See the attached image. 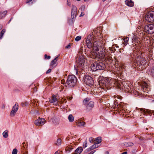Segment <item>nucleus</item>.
Returning a JSON list of instances; mask_svg holds the SVG:
<instances>
[{"mask_svg":"<svg viewBox=\"0 0 154 154\" xmlns=\"http://www.w3.org/2000/svg\"><path fill=\"white\" fill-rule=\"evenodd\" d=\"M45 123V119L43 118H39L35 120L34 122V124L37 126H42Z\"/></svg>","mask_w":154,"mask_h":154,"instance_id":"16","label":"nucleus"},{"mask_svg":"<svg viewBox=\"0 0 154 154\" xmlns=\"http://www.w3.org/2000/svg\"><path fill=\"white\" fill-rule=\"evenodd\" d=\"M70 47V45H69L66 46V48H69Z\"/></svg>","mask_w":154,"mask_h":154,"instance_id":"50","label":"nucleus"},{"mask_svg":"<svg viewBox=\"0 0 154 154\" xmlns=\"http://www.w3.org/2000/svg\"><path fill=\"white\" fill-rule=\"evenodd\" d=\"M151 73L152 75L154 77V67H153L151 70Z\"/></svg>","mask_w":154,"mask_h":154,"instance_id":"40","label":"nucleus"},{"mask_svg":"<svg viewBox=\"0 0 154 154\" xmlns=\"http://www.w3.org/2000/svg\"><path fill=\"white\" fill-rule=\"evenodd\" d=\"M126 5L129 7H132L134 5V3L131 0H126Z\"/></svg>","mask_w":154,"mask_h":154,"instance_id":"22","label":"nucleus"},{"mask_svg":"<svg viewBox=\"0 0 154 154\" xmlns=\"http://www.w3.org/2000/svg\"><path fill=\"white\" fill-rule=\"evenodd\" d=\"M77 79L74 75H69L68 76L66 81V84L69 87H74L77 82Z\"/></svg>","mask_w":154,"mask_h":154,"instance_id":"5","label":"nucleus"},{"mask_svg":"<svg viewBox=\"0 0 154 154\" xmlns=\"http://www.w3.org/2000/svg\"><path fill=\"white\" fill-rule=\"evenodd\" d=\"M75 69V70L76 74H77L78 73V70H79V69H77V68L75 66L74 67Z\"/></svg>","mask_w":154,"mask_h":154,"instance_id":"41","label":"nucleus"},{"mask_svg":"<svg viewBox=\"0 0 154 154\" xmlns=\"http://www.w3.org/2000/svg\"><path fill=\"white\" fill-rule=\"evenodd\" d=\"M133 143L131 142H128L126 144V146H132L133 145Z\"/></svg>","mask_w":154,"mask_h":154,"instance_id":"34","label":"nucleus"},{"mask_svg":"<svg viewBox=\"0 0 154 154\" xmlns=\"http://www.w3.org/2000/svg\"><path fill=\"white\" fill-rule=\"evenodd\" d=\"M97 66L98 70L103 69L105 68V65L103 63L99 62L97 63Z\"/></svg>","mask_w":154,"mask_h":154,"instance_id":"20","label":"nucleus"},{"mask_svg":"<svg viewBox=\"0 0 154 154\" xmlns=\"http://www.w3.org/2000/svg\"><path fill=\"white\" fill-rule=\"evenodd\" d=\"M104 44L102 43L101 41H97L94 42L93 51L90 52L89 57L93 59H97L105 61L107 63H111L113 60L111 57V54L108 55L105 52Z\"/></svg>","mask_w":154,"mask_h":154,"instance_id":"1","label":"nucleus"},{"mask_svg":"<svg viewBox=\"0 0 154 154\" xmlns=\"http://www.w3.org/2000/svg\"><path fill=\"white\" fill-rule=\"evenodd\" d=\"M81 9H83V10H84L85 9V7L84 6H82L81 7Z\"/></svg>","mask_w":154,"mask_h":154,"instance_id":"51","label":"nucleus"},{"mask_svg":"<svg viewBox=\"0 0 154 154\" xmlns=\"http://www.w3.org/2000/svg\"><path fill=\"white\" fill-rule=\"evenodd\" d=\"M120 114L121 115L124 116L125 112V106L124 105H123L122 104H121L120 105Z\"/></svg>","mask_w":154,"mask_h":154,"instance_id":"21","label":"nucleus"},{"mask_svg":"<svg viewBox=\"0 0 154 154\" xmlns=\"http://www.w3.org/2000/svg\"><path fill=\"white\" fill-rule=\"evenodd\" d=\"M61 83L62 84H64V83H65V80L64 79H62L61 80Z\"/></svg>","mask_w":154,"mask_h":154,"instance_id":"46","label":"nucleus"},{"mask_svg":"<svg viewBox=\"0 0 154 154\" xmlns=\"http://www.w3.org/2000/svg\"><path fill=\"white\" fill-rule=\"evenodd\" d=\"M8 131L6 130L2 134L4 137L6 138L8 137Z\"/></svg>","mask_w":154,"mask_h":154,"instance_id":"30","label":"nucleus"},{"mask_svg":"<svg viewBox=\"0 0 154 154\" xmlns=\"http://www.w3.org/2000/svg\"><path fill=\"white\" fill-rule=\"evenodd\" d=\"M85 15V14L83 12H82L80 16V17L83 16Z\"/></svg>","mask_w":154,"mask_h":154,"instance_id":"45","label":"nucleus"},{"mask_svg":"<svg viewBox=\"0 0 154 154\" xmlns=\"http://www.w3.org/2000/svg\"><path fill=\"white\" fill-rule=\"evenodd\" d=\"M132 42L133 43V46H135L134 48L137 50H138V49H139L140 47V45L139 46L140 43V38L134 35L132 38Z\"/></svg>","mask_w":154,"mask_h":154,"instance_id":"11","label":"nucleus"},{"mask_svg":"<svg viewBox=\"0 0 154 154\" xmlns=\"http://www.w3.org/2000/svg\"><path fill=\"white\" fill-rule=\"evenodd\" d=\"M101 37V36L100 31H98L97 29L94 30L92 32L87 35L86 40V42L88 48L89 49L92 48V51H93L94 42H94L93 45L91 42V41L92 40H96L97 38H100ZM97 41H98V40ZM99 41L100 40H99Z\"/></svg>","mask_w":154,"mask_h":154,"instance_id":"2","label":"nucleus"},{"mask_svg":"<svg viewBox=\"0 0 154 154\" xmlns=\"http://www.w3.org/2000/svg\"><path fill=\"white\" fill-rule=\"evenodd\" d=\"M25 143H23V144H25Z\"/></svg>","mask_w":154,"mask_h":154,"instance_id":"64","label":"nucleus"},{"mask_svg":"<svg viewBox=\"0 0 154 154\" xmlns=\"http://www.w3.org/2000/svg\"><path fill=\"white\" fill-rule=\"evenodd\" d=\"M23 154H28V153L27 152L26 153H24Z\"/></svg>","mask_w":154,"mask_h":154,"instance_id":"60","label":"nucleus"},{"mask_svg":"<svg viewBox=\"0 0 154 154\" xmlns=\"http://www.w3.org/2000/svg\"><path fill=\"white\" fill-rule=\"evenodd\" d=\"M133 86L129 81H126V92L129 93H132Z\"/></svg>","mask_w":154,"mask_h":154,"instance_id":"12","label":"nucleus"},{"mask_svg":"<svg viewBox=\"0 0 154 154\" xmlns=\"http://www.w3.org/2000/svg\"><path fill=\"white\" fill-rule=\"evenodd\" d=\"M87 146V142L86 141H85L83 143V147L84 148H86Z\"/></svg>","mask_w":154,"mask_h":154,"instance_id":"33","label":"nucleus"},{"mask_svg":"<svg viewBox=\"0 0 154 154\" xmlns=\"http://www.w3.org/2000/svg\"><path fill=\"white\" fill-rule=\"evenodd\" d=\"M129 40V38L128 37H126V44L127 42H128V40ZM127 44H126V45Z\"/></svg>","mask_w":154,"mask_h":154,"instance_id":"48","label":"nucleus"},{"mask_svg":"<svg viewBox=\"0 0 154 154\" xmlns=\"http://www.w3.org/2000/svg\"><path fill=\"white\" fill-rule=\"evenodd\" d=\"M77 10L76 7L74 5L72 6L71 11V17L72 19L75 18L77 15Z\"/></svg>","mask_w":154,"mask_h":154,"instance_id":"17","label":"nucleus"},{"mask_svg":"<svg viewBox=\"0 0 154 154\" xmlns=\"http://www.w3.org/2000/svg\"><path fill=\"white\" fill-rule=\"evenodd\" d=\"M126 154H127V153L126 152Z\"/></svg>","mask_w":154,"mask_h":154,"instance_id":"63","label":"nucleus"},{"mask_svg":"<svg viewBox=\"0 0 154 154\" xmlns=\"http://www.w3.org/2000/svg\"><path fill=\"white\" fill-rule=\"evenodd\" d=\"M133 86L129 81H126V92L129 93H132Z\"/></svg>","mask_w":154,"mask_h":154,"instance_id":"13","label":"nucleus"},{"mask_svg":"<svg viewBox=\"0 0 154 154\" xmlns=\"http://www.w3.org/2000/svg\"><path fill=\"white\" fill-rule=\"evenodd\" d=\"M3 26L2 25H0V30L2 28Z\"/></svg>","mask_w":154,"mask_h":154,"instance_id":"53","label":"nucleus"},{"mask_svg":"<svg viewBox=\"0 0 154 154\" xmlns=\"http://www.w3.org/2000/svg\"><path fill=\"white\" fill-rule=\"evenodd\" d=\"M81 38L82 37L81 36H77L75 38V41H78L81 39Z\"/></svg>","mask_w":154,"mask_h":154,"instance_id":"35","label":"nucleus"},{"mask_svg":"<svg viewBox=\"0 0 154 154\" xmlns=\"http://www.w3.org/2000/svg\"><path fill=\"white\" fill-rule=\"evenodd\" d=\"M140 110L142 111V112H143L144 113H145L146 111L145 110H143V109H140Z\"/></svg>","mask_w":154,"mask_h":154,"instance_id":"47","label":"nucleus"},{"mask_svg":"<svg viewBox=\"0 0 154 154\" xmlns=\"http://www.w3.org/2000/svg\"><path fill=\"white\" fill-rule=\"evenodd\" d=\"M121 154H125V152H124L123 153H122Z\"/></svg>","mask_w":154,"mask_h":154,"instance_id":"55","label":"nucleus"},{"mask_svg":"<svg viewBox=\"0 0 154 154\" xmlns=\"http://www.w3.org/2000/svg\"><path fill=\"white\" fill-rule=\"evenodd\" d=\"M67 4H68V5H70V4H69H69L68 3H67Z\"/></svg>","mask_w":154,"mask_h":154,"instance_id":"61","label":"nucleus"},{"mask_svg":"<svg viewBox=\"0 0 154 154\" xmlns=\"http://www.w3.org/2000/svg\"><path fill=\"white\" fill-rule=\"evenodd\" d=\"M59 154V152L58 151H56L54 153V154Z\"/></svg>","mask_w":154,"mask_h":154,"instance_id":"52","label":"nucleus"},{"mask_svg":"<svg viewBox=\"0 0 154 154\" xmlns=\"http://www.w3.org/2000/svg\"><path fill=\"white\" fill-rule=\"evenodd\" d=\"M145 20L148 22L152 23L154 21V11H150L145 15Z\"/></svg>","mask_w":154,"mask_h":154,"instance_id":"6","label":"nucleus"},{"mask_svg":"<svg viewBox=\"0 0 154 154\" xmlns=\"http://www.w3.org/2000/svg\"><path fill=\"white\" fill-rule=\"evenodd\" d=\"M68 119L69 122H72L74 121V118L72 114H70L68 117Z\"/></svg>","mask_w":154,"mask_h":154,"instance_id":"29","label":"nucleus"},{"mask_svg":"<svg viewBox=\"0 0 154 154\" xmlns=\"http://www.w3.org/2000/svg\"><path fill=\"white\" fill-rule=\"evenodd\" d=\"M106 153H107V154H109V152L107 151L106 152Z\"/></svg>","mask_w":154,"mask_h":154,"instance_id":"58","label":"nucleus"},{"mask_svg":"<svg viewBox=\"0 0 154 154\" xmlns=\"http://www.w3.org/2000/svg\"><path fill=\"white\" fill-rule=\"evenodd\" d=\"M51 69H50L47 71L46 72V73L47 74L48 73H50V72H51Z\"/></svg>","mask_w":154,"mask_h":154,"instance_id":"43","label":"nucleus"},{"mask_svg":"<svg viewBox=\"0 0 154 154\" xmlns=\"http://www.w3.org/2000/svg\"><path fill=\"white\" fill-rule=\"evenodd\" d=\"M19 108V105L18 103H16L13 106L12 109L10 112V115L11 116H14L16 112H17Z\"/></svg>","mask_w":154,"mask_h":154,"instance_id":"14","label":"nucleus"},{"mask_svg":"<svg viewBox=\"0 0 154 154\" xmlns=\"http://www.w3.org/2000/svg\"><path fill=\"white\" fill-rule=\"evenodd\" d=\"M123 41H124L125 42V38H124V39H123Z\"/></svg>","mask_w":154,"mask_h":154,"instance_id":"56","label":"nucleus"},{"mask_svg":"<svg viewBox=\"0 0 154 154\" xmlns=\"http://www.w3.org/2000/svg\"><path fill=\"white\" fill-rule=\"evenodd\" d=\"M84 82L87 85L90 86L94 84V81L92 78L89 75H85L84 77Z\"/></svg>","mask_w":154,"mask_h":154,"instance_id":"8","label":"nucleus"},{"mask_svg":"<svg viewBox=\"0 0 154 154\" xmlns=\"http://www.w3.org/2000/svg\"><path fill=\"white\" fill-rule=\"evenodd\" d=\"M57 60L58 57H57L51 61L50 64V66L52 68H53L57 65Z\"/></svg>","mask_w":154,"mask_h":154,"instance_id":"18","label":"nucleus"},{"mask_svg":"<svg viewBox=\"0 0 154 154\" xmlns=\"http://www.w3.org/2000/svg\"><path fill=\"white\" fill-rule=\"evenodd\" d=\"M37 88L35 87L33 89V92H35L37 91Z\"/></svg>","mask_w":154,"mask_h":154,"instance_id":"49","label":"nucleus"},{"mask_svg":"<svg viewBox=\"0 0 154 154\" xmlns=\"http://www.w3.org/2000/svg\"><path fill=\"white\" fill-rule=\"evenodd\" d=\"M97 144H96V143H95L94 144V149L97 148L98 147V146L97 145Z\"/></svg>","mask_w":154,"mask_h":154,"instance_id":"42","label":"nucleus"},{"mask_svg":"<svg viewBox=\"0 0 154 154\" xmlns=\"http://www.w3.org/2000/svg\"><path fill=\"white\" fill-rule=\"evenodd\" d=\"M144 30L147 33L152 34L154 33V25L150 24L145 26Z\"/></svg>","mask_w":154,"mask_h":154,"instance_id":"10","label":"nucleus"},{"mask_svg":"<svg viewBox=\"0 0 154 154\" xmlns=\"http://www.w3.org/2000/svg\"><path fill=\"white\" fill-rule=\"evenodd\" d=\"M89 100V99L86 98L83 101L84 104L86 106L87 109L88 110L91 109L94 106V103L93 102L90 101L88 103Z\"/></svg>","mask_w":154,"mask_h":154,"instance_id":"9","label":"nucleus"},{"mask_svg":"<svg viewBox=\"0 0 154 154\" xmlns=\"http://www.w3.org/2000/svg\"><path fill=\"white\" fill-rule=\"evenodd\" d=\"M61 143V140L60 138H58L57 139V140L55 143V144L56 145L59 146V145H60Z\"/></svg>","mask_w":154,"mask_h":154,"instance_id":"32","label":"nucleus"},{"mask_svg":"<svg viewBox=\"0 0 154 154\" xmlns=\"http://www.w3.org/2000/svg\"><path fill=\"white\" fill-rule=\"evenodd\" d=\"M95 150H93L92 151H91V152L88 153V154H93L95 152Z\"/></svg>","mask_w":154,"mask_h":154,"instance_id":"44","label":"nucleus"},{"mask_svg":"<svg viewBox=\"0 0 154 154\" xmlns=\"http://www.w3.org/2000/svg\"><path fill=\"white\" fill-rule=\"evenodd\" d=\"M85 123L83 122H79L76 124L77 126L79 127H84L85 125Z\"/></svg>","mask_w":154,"mask_h":154,"instance_id":"26","label":"nucleus"},{"mask_svg":"<svg viewBox=\"0 0 154 154\" xmlns=\"http://www.w3.org/2000/svg\"><path fill=\"white\" fill-rule=\"evenodd\" d=\"M103 0V2H105V1H106V0Z\"/></svg>","mask_w":154,"mask_h":154,"instance_id":"59","label":"nucleus"},{"mask_svg":"<svg viewBox=\"0 0 154 154\" xmlns=\"http://www.w3.org/2000/svg\"><path fill=\"white\" fill-rule=\"evenodd\" d=\"M89 140L90 143H92L93 141L94 142V139L92 137L89 138Z\"/></svg>","mask_w":154,"mask_h":154,"instance_id":"39","label":"nucleus"},{"mask_svg":"<svg viewBox=\"0 0 154 154\" xmlns=\"http://www.w3.org/2000/svg\"><path fill=\"white\" fill-rule=\"evenodd\" d=\"M49 101L55 105H57L58 103V100L54 95L52 96L51 99Z\"/></svg>","mask_w":154,"mask_h":154,"instance_id":"19","label":"nucleus"},{"mask_svg":"<svg viewBox=\"0 0 154 154\" xmlns=\"http://www.w3.org/2000/svg\"><path fill=\"white\" fill-rule=\"evenodd\" d=\"M64 102L65 103H66V100H64V101H63V102Z\"/></svg>","mask_w":154,"mask_h":154,"instance_id":"54","label":"nucleus"},{"mask_svg":"<svg viewBox=\"0 0 154 154\" xmlns=\"http://www.w3.org/2000/svg\"><path fill=\"white\" fill-rule=\"evenodd\" d=\"M140 86L141 87V90L144 92H148V85L146 82H143L141 83Z\"/></svg>","mask_w":154,"mask_h":154,"instance_id":"15","label":"nucleus"},{"mask_svg":"<svg viewBox=\"0 0 154 154\" xmlns=\"http://www.w3.org/2000/svg\"><path fill=\"white\" fill-rule=\"evenodd\" d=\"M146 61V59L142 57L139 61L137 62V64L138 67H140L139 69L142 70L144 68H146L147 64Z\"/></svg>","mask_w":154,"mask_h":154,"instance_id":"7","label":"nucleus"},{"mask_svg":"<svg viewBox=\"0 0 154 154\" xmlns=\"http://www.w3.org/2000/svg\"><path fill=\"white\" fill-rule=\"evenodd\" d=\"M143 138H142V139H141L140 138V140H143Z\"/></svg>","mask_w":154,"mask_h":154,"instance_id":"57","label":"nucleus"},{"mask_svg":"<svg viewBox=\"0 0 154 154\" xmlns=\"http://www.w3.org/2000/svg\"><path fill=\"white\" fill-rule=\"evenodd\" d=\"M127 111V109H126V111H125L126 113V112Z\"/></svg>","mask_w":154,"mask_h":154,"instance_id":"62","label":"nucleus"},{"mask_svg":"<svg viewBox=\"0 0 154 154\" xmlns=\"http://www.w3.org/2000/svg\"><path fill=\"white\" fill-rule=\"evenodd\" d=\"M7 13V11H5L3 12H0V18H2L4 17L6 15Z\"/></svg>","mask_w":154,"mask_h":154,"instance_id":"28","label":"nucleus"},{"mask_svg":"<svg viewBox=\"0 0 154 154\" xmlns=\"http://www.w3.org/2000/svg\"><path fill=\"white\" fill-rule=\"evenodd\" d=\"M82 151V147H79L75 150L74 153L75 154H80Z\"/></svg>","mask_w":154,"mask_h":154,"instance_id":"24","label":"nucleus"},{"mask_svg":"<svg viewBox=\"0 0 154 154\" xmlns=\"http://www.w3.org/2000/svg\"><path fill=\"white\" fill-rule=\"evenodd\" d=\"M17 150L16 149H14L12 152V154H17Z\"/></svg>","mask_w":154,"mask_h":154,"instance_id":"36","label":"nucleus"},{"mask_svg":"<svg viewBox=\"0 0 154 154\" xmlns=\"http://www.w3.org/2000/svg\"><path fill=\"white\" fill-rule=\"evenodd\" d=\"M73 148L72 147V146L71 145H68L66 147L65 150L66 152L68 153L70 152L72 149Z\"/></svg>","mask_w":154,"mask_h":154,"instance_id":"23","label":"nucleus"},{"mask_svg":"<svg viewBox=\"0 0 154 154\" xmlns=\"http://www.w3.org/2000/svg\"><path fill=\"white\" fill-rule=\"evenodd\" d=\"M45 59H47L48 60L49 59L51 58V56H48L47 54H45Z\"/></svg>","mask_w":154,"mask_h":154,"instance_id":"37","label":"nucleus"},{"mask_svg":"<svg viewBox=\"0 0 154 154\" xmlns=\"http://www.w3.org/2000/svg\"><path fill=\"white\" fill-rule=\"evenodd\" d=\"M111 79L108 78H103L99 81V85L102 88L106 90L111 85Z\"/></svg>","mask_w":154,"mask_h":154,"instance_id":"3","label":"nucleus"},{"mask_svg":"<svg viewBox=\"0 0 154 154\" xmlns=\"http://www.w3.org/2000/svg\"><path fill=\"white\" fill-rule=\"evenodd\" d=\"M5 32V29H3L1 32L0 33V39H2L3 35Z\"/></svg>","mask_w":154,"mask_h":154,"instance_id":"31","label":"nucleus"},{"mask_svg":"<svg viewBox=\"0 0 154 154\" xmlns=\"http://www.w3.org/2000/svg\"><path fill=\"white\" fill-rule=\"evenodd\" d=\"M94 149V145H93L92 146H91L90 148H89L88 150L91 151L92 150Z\"/></svg>","mask_w":154,"mask_h":154,"instance_id":"38","label":"nucleus"},{"mask_svg":"<svg viewBox=\"0 0 154 154\" xmlns=\"http://www.w3.org/2000/svg\"><path fill=\"white\" fill-rule=\"evenodd\" d=\"M92 70L94 71H95L98 70L97 66V63H94L92 64L91 66Z\"/></svg>","mask_w":154,"mask_h":154,"instance_id":"25","label":"nucleus"},{"mask_svg":"<svg viewBox=\"0 0 154 154\" xmlns=\"http://www.w3.org/2000/svg\"><path fill=\"white\" fill-rule=\"evenodd\" d=\"M77 60V68L82 69L84 67L85 61V58L84 56L80 53L78 55Z\"/></svg>","mask_w":154,"mask_h":154,"instance_id":"4","label":"nucleus"},{"mask_svg":"<svg viewBox=\"0 0 154 154\" xmlns=\"http://www.w3.org/2000/svg\"><path fill=\"white\" fill-rule=\"evenodd\" d=\"M101 141V137H98L97 138L94 140V143L96 144H98L100 143Z\"/></svg>","mask_w":154,"mask_h":154,"instance_id":"27","label":"nucleus"}]
</instances>
